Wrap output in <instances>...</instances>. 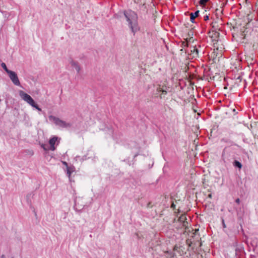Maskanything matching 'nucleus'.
<instances>
[{"label":"nucleus","mask_w":258,"mask_h":258,"mask_svg":"<svg viewBox=\"0 0 258 258\" xmlns=\"http://www.w3.org/2000/svg\"><path fill=\"white\" fill-rule=\"evenodd\" d=\"M198 231H199V230L198 229L197 230H196L195 232L194 233V235H195V236H195V237H197V234H196V233H197V232H198Z\"/></svg>","instance_id":"nucleus-26"},{"label":"nucleus","mask_w":258,"mask_h":258,"mask_svg":"<svg viewBox=\"0 0 258 258\" xmlns=\"http://www.w3.org/2000/svg\"><path fill=\"white\" fill-rule=\"evenodd\" d=\"M176 207V205L174 204V203H172L171 207L173 209H175Z\"/></svg>","instance_id":"nucleus-23"},{"label":"nucleus","mask_w":258,"mask_h":258,"mask_svg":"<svg viewBox=\"0 0 258 258\" xmlns=\"http://www.w3.org/2000/svg\"><path fill=\"white\" fill-rule=\"evenodd\" d=\"M150 203H149V204H148V207H149V206H150Z\"/></svg>","instance_id":"nucleus-31"},{"label":"nucleus","mask_w":258,"mask_h":258,"mask_svg":"<svg viewBox=\"0 0 258 258\" xmlns=\"http://www.w3.org/2000/svg\"><path fill=\"white\" fill-rule=\"evenodd\" d=\"M235 202H236L237 204H239L240 203V199H239V198L236 199L235 200Z\"/></svg>","instance_id":"nucleus-21"},{"label":"nucleus","mask_w":258,"mask_h":258,"mask_svg":"<svg viewBox=\"0 0 258 258\" xmlns=\"http://www.w3.org/2000/svg\"><path fill=\"white\" fill-rule=\"evenodd\" d=\"M75 168L74 166H67V174L70 177L72 173L74 171Z\"/></svg>","instance_id":"nucleus-11"},{"label":"nucleus","mask_w":258,"mask_h":258,"mask_svg":"<svg viewBox=\"0 0 258 258\" xmlns=\"http://www.w3.org/2000/svg\"><path fill=\"white\" fill-rule=\"evenodd\" d=\"M0 11L1 12V11L0 10Z\"/></svg>","instance_id":"nucleus-32"},{"label":"nucleus","mask_w":258,"mask_h":258,"mask_svg":"<svg viewBox=\"0 0 258 258\" xmlns=\"http://www.w3.org/2000/svg\"><path fill=\"white\" fill-rule=\"evenodd\" d=\"M224 153H225V150H224L223 151L222 155V159H223V160H224Z\"/></svg>","instance_id":"nucleus-24"},{"label":"nucleus","mask_w":258,"mask_h":258,"mask_svg":"<svg viewBox=\"0 0 258 258\" xmlns=\"http://www.w3.org/2000/svg\"><path fill=\"white\" fill-rule=\"evenodd\" d=\"M123 14L126 21L127 22L128 27L135 35L140 29L138 24L137 14L131 9L123 11Z\"/></svg>","instance_id":"nucleus-1"},{"label":"nucleus","mask_w":258,"mask_h":258,"mask_svg":"<svg viewBox=\"0 0 258 258\" xmlns=\"http://www.w3.org/2000/svg\"><path fill=\"white\" fill-rule=\"evenodd\" d=\"M198 238H199V237H198V236L197 238H196V240H198Z\"/></svg>","instance_id":"nucleus-30"},{"label":"nucleus","mask_w":258,"mask_h":258,"mask_svg":"<svg viewBox=\"0 0 258 258\" xmlns=\"http://www.w3.org/2000/svg\"><path fill=\"white\" fill-rule=\"evenodd\" d=\"M199 15V11H196L194 13H191L190 14V21L192 23H195V19L196 17H198Z\"/></svg>","instance_id":"nucleus-9"},{"label":"nucleus","mask_w":258,"mask_h":258,"mask_svg":"<svg viewBox=\"0 0 258 258\" xmlns=\"http://www.w3.org/2000/svg\"><path fill=\"white\" fill-rule=\"evenodd\" d=\"M9 76L13 83V84L18 86H20L21 84L18 79L17 74L14 71H11V72H8Z\"/></svg>","instance_id":"nucleus-4"},{"label":"nucleus","mask_w":258,"mask_h":258,"mask_svg":"<svg viewBox=\"0 0 258 258\" xmlns=\"http://www.w3.org/2000/svg\"><path fill=\"white\" fill-rule=\"evenodd\" d=\"M222 223L223 227L224 228H225L226 227V224L225 223L224 220L223 219H222Z\"/></svg>","instance_id":"nucleus-19"},{"label":"nucleus","mask_w":258,"mask_h":258,"mask_svg":"<svg viewBox=\"0 0 258 258\" xmlns=\"http://www.w3.org/2000/svg\"><path fill=\"white\" fill-rule=\"evenodd\" d=\"M1 66L3 69L7 73V74H8V72L11 71L7 68L6 64L4 62L2 63Z\"/></svg>","instance_id":"nucleus-15"},{"label":"nucleus","mask_w":258,"mask_h":258,"mask_svg":"<svg viewBox=\"0 0 258 258\" xmlns=\"http://www.w3.org/2000/svg\"><path fill=\"white\" fill-rule=\"evenodd\" d=\"M221 142L222 143H225L229 145H233V142L230 139L226 138H224L221 139Z\"/></svg>","instance_id":"nucleus-13"},{"label":"nucleus","mask_w":258,"mask_h":258,"mask_svg":"<svg viewBox=\"0 0 258 258\" xmlns=\"http://www.w3.org/2000/svg\"><path fill=\"white\" fill-rule=\"evenodd\" d=\"M75 159L76 161H80L81 162H82L83 161L87 159V157L86 156H84L81 157L80 156H77L75 157Z\"/></svg>","instance_id":"nucleus-14"},{"label":"nucleus","mask_w":258,"mask_h":258,"mask_svg":"<svg viewBox=\"0 0 258 258\" xmlns=\"http://www.w3.org/2000/svg\"><path fill=\"white\" fill-rule=\"evenodd\" d=\"M31 106L36 108L38 111H41V108H40L39 107V106L35 102Z\"/></svg>","instance_id":"nucleus-16"},{"label":"nucleus","mask_w":258,"mask_h":258,"mask_svg":"<svg viewBox=\"0 0 258 258\" xmlns=\"http://www.w3.org/2000/svg\"><path fill=\"white\" fill-rule=\"evenodd\" d=\"M49 119L50 121H53L56 125L62 127H67L68 126H70V124L69 123H67L63 120L60 119L59 118L56 117L53 115H49Z\"/></svg>","instance_id":"nucleus-2"},{"label":"nucleus","mask_w":258,"mask_h":258,"mask_svg":"<svg viewBox=\"0 0 258 258\" xmlns=\"http://www.w3.org/2000/svg\"><path fill=\"white\" fill-rule=\"evenodd\" d=\"M208 197H209V198H211H211H212V194H209V195H208Z\"/></svg>","instance_id":"nucleus-28"},{"label":"nucleus","mask_w":258,"mask_h":258,"mask_svg":"<svg viewBox=\"0 0 258 258\" xmlns=\"http://www.w3.org/2000/svg\"><path fill=\"white\" fill-rule=\"evenodd\" d=\"M41 147L44 150H46V149L45 148V145L44 144H42L41 145Z\"/></svg>","instance_id":"nucleus-25"},{"label":"nucleus","mask_w":258,"mask_h":258,"mask_svg":"<svg viewBox=\"0 0 258 258\" xmlns=\"http://www.w3.org/2000/svg\"><path fill=\"white\" fill-rule=\"evenodd\" d=\"M70 64L72 66V67L75 68L77 73H79L81 69L78 62L77 61L72 60L70 61Z\"/></svg>","instance_id":"nucleus-8"},{"label":"nucleus","mask_w":258,"mask_h":258,"mask_svg":"<svg viewBox=\"0 0 258 258\" xmlns=\"http://www.w3.org/2000/svg\"><path fill=\"white\" fill-rule=\"evenodd\" d=\"M209 0H200V4L201 5H205Z\"/></svg>","instance_id":"nucleus-17"},{"label":"nucleus","mask_w":258,"mask_h":258,"mask_svg":"<svg viewBox=\"0 0 258 258\" xmlns=\"http://www.w3.org/2000/svg\"><path fill=\"white\" fill-rule=\"evenodd\" d=\"M204 19L205 21H207L209 19V17L208 15H206L204 17Z\"/></svg>","instance_id":"nucleus-20"},{"label":"nucleus","mask_w":258,"mask_h":258,"mask_svg":"<svg viewBox=\"0 0 258 258\" xmlns=\"http://www.w3.org/2000/svg\"><path fill=\"white\" fill-rule=\"evenodd\" d=\"M216 22H213V23H212V27H213V28H215V29H217V28H216Z\"/></svg>","instance_id":"nucleus-22"},{"label":"nucleus","mask_w":258,"mask_h":258,"mask_svg":"<svg viewBox=\"0 0 258 258\" xmlns=\"http://www.w3.org/2000/svg\"><path fill=\"white\" fill-rule=\"evenodd\" d=\"M19 95L21 98L27 103H28L30 105L32 106L35 102L33 99L31 97L30 95L27 94L25 92L22 90H20L19 92Z\"/></svg>","instance_id":"nucleus-3"},{"label":"nucleus","mask_w":258,"mask_h":258,"mask_svg":"<svg viewBox=\"0 0 258 258\" xmlns=\"http://www.w3.org/2000/svg\"><path fill=\"white\" fill-rule=\"evenodd\" d=\"M240 244H238V242L237 241H234L232 245L234 247L236 248L238 245H239Z\"/></svg>","instance_id":"nucleus-18"},{"label":"nucleus","mask_w":258,"mask_h":258,"mask_svg":"<svg viewBox=\"0 0 258 258\" xmlns=\"http://www.w3.org/2000/svg\"><path fill=\"white\" fill-rule=\"evenodd\" d=\"M63 164L64 165H65L67 167V166H69L68 165V164H67V163L66 162H63Z\"/></svg>","instance_id":"nucleus-27"},{"label":"nucleus","mask_w":258,"mask_h":258,"mask_svg":"<svg viewBox=\"0 0 258 258\" xmlns=\"http://www.w3.org/2000/svg\"><path fill=\"white\" fill-rule=\"evenodd\" d=\"M167 94V91L163 89V87H161L160 86H158L156 88V92L155 93V95H160V97L162 98L164 97L165 95Z\"/></svg>","instance_id":"nucleus-6"},{"label":"nucleus","mask_w":258,"mask_h":258,"mask_svg":"<svg viewBox=\"0 0 258 258\" xmlns=\"http://www.w3.org/2000/svg\"><path fill=\"white\" fill-rule=\"evenodd\" d=\"M244 250L243 246L242 244H239L236 248H235V254L239 255Z\"/></svg>","instance_id":"nucleus-10"},{"label":"nucleus","mask_w":258,"mask_h":258,"mask_svg":"<svg viewBox=\"0 0 258 258\" xmlns=\"http://www.w3.org/2000/svg\"><path fill=\"white\" fill-rule=\"evenodd\" d=\"M77 203H76V202H75V207H77Z\"/></svg>","instance_id":"nucleus-29"},{"label":"nucleus","mask_w":258,"mask_h":258,"mask_svg":"<svg viewBox=\"0 0 258 258\" xmlns=\"http://www.w3.org/2000/svg\"><path fill=\"white\" fill-rule=\"evenodd\" d=\"M188 54L192 58H197L199 56V50L197 46H190L189 49L187 50Z\"/></svg>","instance_id":"nucleus-5"},{"label":"nucleus","mask_w":258,"mask_h":258,"mask_svg":"<svg viewBox=\"0 0 258 258\" xmlns=\"http://www.w3.org/2000/svg\"><path fill=\"white\" fill-rule=\"evenodd\" d=\"M233 165L235 168H238L239 169H241L242 167V164L238 161L235 160L233 162Z\"/></svg>","instance_id":"nucleus-12"},{"label":"nucleus","mask_w":258,"mask_h":258,"mask_svg":"<svg viewBox=\"0 0 258 258\" xmlns=\"http://www.w3.org/2000/svg\"><path fill=\"white\" fill-rule=\"evenodd\" d=\"M58 138L57 137H53L51 138L49 141V144L50 146V150L52 151H54L55 150V147L54 146L55 142L57 141Z\"/></svg>","instance_id":"nucleus-7"}]
</instances>
